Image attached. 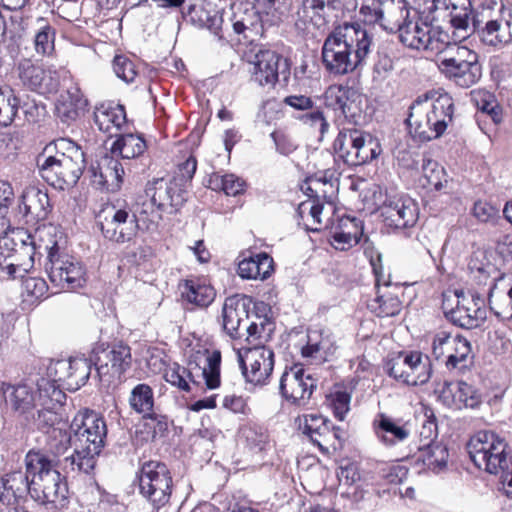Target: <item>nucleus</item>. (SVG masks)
Returning a JSON list of instances; mask_svg holds the SVG:
<instances>
[{"mask_svg":"<svg viewBox=\"0 0 512 512\" xmlns=\"http://www.w3.org/2000/svg\"><path fill=\"white\" fill-rule=\"evenodd\" d=\"M63 234L54 225L39 227L34 235L13 229L0 239V273L9 278H23L33 267L36 254H47L46 271L50 281L61 289L84 286L85 268L64 249Z\"/></svg>","mask_w":512,"mask_h":512,"instance_id":"nucleus-1","label":"nucleus"},{"mask_svg":"<svg viewBox=\"0 0 512 512\" xmlns=\"http://www.w3.org/2000/svg\"><path fill=\"white\" fill-rule=\"evenodd\" d=\"M372 47V37L357 23L337 26L325 39L321 59L333 76L353 73L363 64Z\"/></svg>","mask_w":512,"mask_h":512,"instance_id":"nucleus-2","label":"nucleus"},{"mask_svg":"<svg viewBox=\"0 0 512 512\" xmlns=\"http://www.w3.org/2000/svg\"><path fill=\"white\" fill-rule=\"evenodd\" d=\"M36 162L40 176L59 190L73 187L85 168L84 152L66 138H59L48 144L38 155Z\"/></svg>","mask_w":512,"mask_h":512,"instance_id":"nucleus-3","label":"nucleus"},{"mask_svg":"<svg viewBox=\"0 0 512 512\" xmlns=\"http://www.w3.org/2000/svg\"><path fill=\"white\" fill-rule=\"evenodd\" d=\"M71 434L66 442L74 447V454L66 458L70 461L72 470L76 469L89 473L96 464L107 434L105 421L95 412L79 413L70 426Z\"/></svg>","mask_w":512,"mask_h":512,"instance_id":"nucleus-4","label":"nucleus"},{"mask_svg":"<svg viewBox=\"0 0 512 512\" xmlns=\"http://www.w3.org/2000/svg\"><path fill=\"white\" fill-rule=\"evenodd\" d=\"M25 468L30 476V496L39 504L60 508L67 500L68 488L53 460L40 451H29Z\"/></svg>","mask_w":512,"mask_h":512,"instance_id":"nucleus-5","label":"nucleus"},{"mask_svg":"<svg viewBox=\"0 0 512 512\" xmlns=\"http://www.w3.org/2000/svg\"><path fill=\"white\" fill-rule=\"evenodd\" d=\"M453 100L448 94L436 99H417L410 107L407 124L410 133L420 141H430L441 136L452 120Z\"/></svg>","mask_w":512,"mask_h":512,"instance_id":"nucleus-6","label":"nucleus"},{"mask_svg":"<svg viewBox=\"0 0 512 512\" xmlns=\"http://www.w3.org/2000/svg\"><path fill=\"white\" fill-rule=\"evenodd\" d=\"M106 362L97 358V360L86 359L81 355L69 356L67 359L52 362L48 367V372L52 380L63 381L69 389L77 390L83 386L89 379L91 373L92 362L99 374H120L124 369L122 364L125 359L123 354H104Z\"/></svg>","mask_w":512,"mask_h":512,"instance_id":"nucleus-7","label":"nucleus"},{"mask_svg":"<svg viewBox=\"0 0 512 512\" xmlns=\"http://www.w3.org/2000/svg\"><path fill=\"white\" fill-rule=\"evenodd\" d=\"M438 56L439 70L457 86L469 88L480 80L482 67L475 51L449 40Z\"/></svg>","mask_w":512,"mask_h":512,"instance_id":"nucleus-8","label":"nucleus"},{"mask_svg":"<svg viewBox=\"0 0 512 512\" xmlns=\"http://www.w3.org/2000/svg\"><path fill=\"white\" fill-rule=\"evenodd\" d=\"M467 450L474 465L489 474H497L508 467V444L493 431H479L471 436Z\"/></svg>","mask_w":512,"mask_h":512,"instance_id":"nucleus-9","label":"nucleus"},{"mask_svg":"<svg viewBox=\"0 0 512 512\" xmlns=\"http://www.w3.org/2000/svg\"><path fill=\"white\" fill-rule=\"evenodd\" d=\"M403 13L398 14L399 39L403 45L417 51H425L431 55L440 54L450 40L447 32L421 19L407 20L401 23Z\"/></svg>","mask_w":512,"mask_h":512,"instance_id":"nucleus-10","label":"nucleus"},{"mask_svg":"<svg viewBox=\"0 0 512 512\" xmlns=\"http://www.w3.org/2000/svg\"><path fill=\"white\" fill-rule=\"evenodd\" d=\"M334 149L339 157L351 166L367 164L376 159L382 151L377 138L357 129L341 131L334 141Z\"/></svg>","mask_w":512,"mask_h":512,"instance_id":"nucleus-11","label":"nucleus"},{"mask_svg":"<svg viewBox=\"0 0 512 512\" xmlns=\"http://www.w3.org/2000/svg\"><path fill=\"white\" fill-rule=\"evenodd\" d=\"M139 492L154 508L159 509L169 502L172 492V477L164 463L145 462L137 475Z\"/></svg>","mask_w":512,"mask_h":512,"instance_id":"nucleus-12","label":"nucleus"},{"mask_svg":"<svg viewBox=\"0 0 512 512\" xmlns=\"http://www.w3.org/2000/svg\"><path fill=\"white\" fill-rule=\"evenodd\" d=\"M456 307H449L444 299L442 308L446 317L455 325L466 329L479 327L487 318L484 298L477 292L455 291Z\"/></svg>","mask_w":512,"mask_h":512,"instance_id":"nucleus-13","label":"nucleus"},{"mask_svg":"<svg viewBox=\"0 0 512 512\" xmlns=\"http://www.w3.org/2000/svg\"><path fill=\"white\" fill-rule=\"evenodd\" d=\"M473 28L478 30L480 40L497 49L512 43V7L502 6L494 15L473 17Z\"/></svg>","mask_w":512,"mask_h":512,"instance_id":"nucleus-14","label":"nucleus"},{"mask_svg":"<svg viewBox=\"0 0 512 512\" xmlns=\"http://www.w3.org/2000/svg\"><path fill=\"white\" fill-rule=\"evenodd\" d=\"M130 213V207L127 205L103 207L97 215V222L103 236L116 243L132 240L137 234V229L135 220Z\"/></svg>","mask_w":512,"mask_h":512,"instance_id":"nucleus-15","label":"nucleus"},{"mask_svg":"<svg viewBox=\"0 0 512 512\" xmlns=\"http://www.w3.org/2000/svg\"><path fill=\"white\" fill-rule=\"evenodd\" d=\"M37 384L39 386L38 402L40 406L30 413L28 420H33L40 429L51 428L59 419L54 409L64 403L66 395L60 389V386L56 385L55 380L40 379Z\"/></svg>","mask_w":512,"mask_h":512,"instance_id":"nucleus-16","label":"nucleus"},{"mask_svg":"<svg viewBox=\"0 0 512 512\" xmlns=\"http://www.w3.org/2000/svg\"><path fill=\"white\" fill-rule=\"evenodd\" d=\"M359 19L368 25H379L383 30L394 31L398 14L404 12L394 0H355Z\"/></svg>","mask_w":512,"mask_h":512,"instance_id":"nucleus-17","label":"nucleus"},{"mask_svg":"<svg viewBox=\"0 0 512 512\" xmlns=\"http://www.w3.org/2000/svg\"><path fill=\"white\" fill-rule=\"evenodd\" d=\"M384 224L393 229L413 227L419 217L417 203L405 194L389 196L380 207Z\"/></svg>","mask_w":512,"mask_h":512,"instance_id":"nucleus-18","label":"nucleus"},{"mask_svg":"<svg viewBox=\"0 0 512 512\" xmlns=\"http://www.w3.org/2000/svg\"><path fill=\"white\" fill-rule=\"evenodd\" d=\"M334 11L332 0H302L295 12L294 25L302 34L325 29Z\"/></svg>","mask_w":512,"mask_h":512,"instance_id":"nucleus-19","label":"nucleus"},{"mask_svg":"<svg viewBox=\"0 0 512 512\" xmlns=\"http://www.w3.org/2000/svg\"><path fill=\"white\" fill-rule=\"evenodd\" d=\"M316 388V380L311 374L306 373L302 364H295L286 370L280 380V392L282 396L292 404L304 406L308 403L313 390Z\"/></svg>","mask_w":512,"mask_h":512,"instance_id":"nucleus-20","label":"nucleus"},{"mask_svg":"<svg viewBox=\"0 0 512 512\" xmlns=\"http://www.w3.org/2000/svg\"><path fill=\"white\" fill-rule=\"evenodd\" d=\"M18 77L27 89L41 95L55 93L60 85V77L56 70L45 68L31 60H22L17 67Z\"/></svg>","mask_w":512,"mask_h":512,"instance_id":"nucleus-21","label":"nucleus"},{"mask_svg":"<svg viewBox=\"0 0 512 512\" xmlns=\"http://www.w3.org/2000/svg\"><path fill=\"white\" fill-rule=\"evenodd\" d=\"M390 376L408 385H421L430 378V363L423 362L421 354H395L387 363Z\"/></svg>","mask_w":512,"mask_h":512,"instance_id":"nucleus-22","label":"nucleus"},{"mask_svg":"<svg viewBox=\"0 0 512 512\" xmlns=\"http://www.w3.org/2000/svg\"><path fill=\"white\" fill-rule=\"evenodd\" d=\"M434 393L439 402L453 409L475 408L481 402L478 392L464 381L438 382Z\"/></svg>","mask_w":512,"mask_h":512,"instance_id":"nucleus-23","label":"nucleus"},{"mask_svg":"<svg viewBox=\"0 0 512 512\" xmlns=\"http://www.w3.org/2000/svg\"><path fill=\"white\" fill-rule=\"evenodd\" d=\"M147 198L156 202V207L163 214H174L186 201L185 188L179 187L176 182L156 179L147 184L145 189Z\"/></svg>","mask_w":512,"mask_h":512,"instance_id":"nucleus-24","label":"nucleus"},{"mask_svg":"<svg viewBox=\"0 0 512 512\" xmlns=\"http://www.w3.org/2000/svg\"><path fill=\"white\" fill-rule=\"evenodd\" d=\"M40 379H51V377L40 374L31 375L24 383L9 386L5 390L6 397L14 410L24 415L26 419H29L30 413L40 406L38 402L39 386L36 384Z\"/></svg>","mask_w":512,"mask_h":512,"instance_id":"nucleus-25","label":"nucleus"},{"mask_svg":"<svg viewBox=\"0 0 512 512\" xmlns=\"http://www.w3.org/2000/svg\"><path fill=\"white\" fill-rule=\"evenodd\" d=\"M415 448L416 450L409 454L407 458L411 465H414L419 471L430 470L439 473L446 469L449 452L444 444L441 442L415 444Z\"/></svg>","mask_w":512,"mask_h":512,"instance_id":"nucleus-26","label":"nucleus"},{"mask_svg":"<svg viewBox=\"0 0 512 512\" xmlns=\"http://www.w3.org/2000/svg\"><path fill=\"white\" fill-rule=\"evenodd\" d=\"M87 104V99L81 90L76 86H71L57 97L55 115L62 123L71 125L84 114Z\"/></svg>","mask_w":512,"mask_h":512,"instance_id":"nucleus-27","label":"nucleus"},{"mask_svg":"<svg viewBox=\"0 0 512 512\" xmlns=\"http://www.w3.org/2000/svg\"><path fill=\"white\" fill-rule=\"evenodd\" d=\"M239 366L246 381L263 385L274 368V354H238Z\"/></svg>","mask_w":512,"mask_h":512,"instance_id":"nucleus-28","label":"nucleus"},{"mask_svg":"<svg viewBox=\"0 0 512 512\" xmlns=\"http://www.w3.org/2000/svg\"><path fill=\"white\" fill-rule=\"evenodd\" d=\"M50 209L49 197L45 191L35 186L25 188L20 198L19 212L26 218V222L45 220Z\"/></svg>","mask_w":512,"mask_h":512,"instance_id":"nucleus-29","label":"nucleus"},{"mask_svg":"<svg viewBox=\"0 0 512 512\" xmlns=\"http://www.w3.org/2000/svg\"><path fill=\"white\" fill-rule=\"evenodd\" d=\"M280 59V55L275 51H258L251 61L252 79L260 86L273 87L278 81Z\"/></svg>","mask_w":512,"mask_h":512,"instance_id":"nucleus-30","label":"nucleus"},{"mask_svg":"<svg viewBox=\"0 0 512 512\" xmlns=\"http://www.w3.org/2000/svg\"><path fill=\"white\" fill-rule=\"evenodd\" d=\"M94 122L100 131L110 136L117 135L127 123L125 108L112 102L101 103L95 108Z\"/></svg>","mask_w":512,"mask_h":512,"instance_id":"nucleus-31","label":"nucleus"},{"mask_svg":"<svg viewBox=\"0 0 512 512\" xmlns=\"http://www.w3.org/2000/svg\"><path fill=\"white\" fill-rule=\"evenodd\" d=\"M131 215L135 220L136 229L154 232L157 231L159 223L163 219V212L156 207V202L152 198H147V194L137 198L130 207Z\"/></svg>","mask_w":512,"mask_h":512,"instance_id":"nucleus-32","label":"nucleus"},{"mask_svg":"<svg viewBox=\"0 0 512 512\" xmlns=\"http://www.w3.org/2000/svg\"><path fill=\"white\" fill-rule=\"evenodd\" d=\"M30 486V476L27 470L7 473L0 478V501L10 505L23 498L27 493L30 494Z\"/></svg>","mask_w":512,"mask_h":512,"instance_id":"nucleus-33","label":"nucleus"},{"mask_svg":"<svg viewBox=\"0 0 512 512\" xmlns=\"http://www.w3.org/2000/svg\"><path fill=\"white\" fill-rule=\"evenodd\" d=\"M356 97L359 96L352 88L341 84L330 85L323 94L325 106L346 118L355 114Z\"/></svg>","mask_w":512,"mask_h":512,"instance_id":"nucleus-34","label":"nucleus"},{"mask_svg":"<svg viewBox=\"0 0 512 512\" xmlns=\"http://www.w3.org/2000/svg\"><path fill=\"white\" fill-rule=\"evenodd\" d=\"M129 405L135 412L142 414L144 418L156 421L159 430L165 428L166 423L162 421L164 417L153 412L154 393L149 385L144 383L136 385L130 393Z\"/></svg>","mask_w":512,"mask_h":512,"instance_id":"nucleus-35","label":"nucleus"},{"mask_svg":"<svg viewBox=\"0 0 512 512\" xmlns=\"http://www.w3.org/2000/svg\"><path fill=\"white\" fill-rule=\"evenodd\" d=\"M298 428L310 441L323 450L329 438L334 435L326 418L319 414H306L298 417Z\"/></svg>","mask_w":512,"mask_h":512,"instance_id":"nucleus-36","label":"nucleus"},{"mask_svg":"<svg viewBox=\"0 0 512 512\" xmlns=\"http://www.w3.org/2000/svg\"><path fill=\"white\" fill-rule=\"evenodd\" d=\"M374 432L377 439L386 446H394L403 442L410 435L406 425H401L398 421L384 414H380L374 420Z\"/></svg>","mask_w":512,"mask_h":512,"instance_id":"nucleus-37","label":"nucleus"},{"mask_svg":"<svg viewBox=\"0 0 512 512\" xmlns=\"http://www.w3.org/2000/svg\"><path fill=\"white\" fill-rule=\"evenodd\" d=\"M260 13L253 8L239 10L231 18L232 27L236 34L243 35L250 42L263 34Z\"/></svg>","mask_w":512,"mask_h":512,"instance_id":"nucleus-38","label":"nucleus"},{"mask_svg":"<svg viewBox=\"0 0 512 512\" xmlns=\"http://www.w3.org/2000/svg\"><path fill=\"white\" fill-rule=\"evenodd\" d=\"M273 270V259L267 253L256 254L238 263V275L243 279L265 280Z\"/></svg>","mask_w":512,"mask_h":512,"instance_id":"nucleus-39","label":"nucleus"},{"mask_svg":"<svg viewBox=\"0 0 512 512\" xmlns=\"http://www.w3.org/2000/svg\"><path fill=\"white\" fill-rule=\"evenodd\" d=\"M340 480V486H347L346 490L342 491L339 496L336 497L335 506L338 502L348 499V504H344L343 507H338L337 512H347L353 509L354 505L364 498V491L360 489L358 485H354L358 474L353 468H341L338 474Z\"/></svg>","mask_w":512,"mask_h":512,"instance_id":"nucleus-40","label":"nucleus"},{"mask_svg":"<svg viewBox=\"0 0 512 512\" xmlns=\"http://www.w3.org/2000/svg\"><path fill=\"white\" fill-rule=\"evenodd\" d=\"M99 175V184L110 191H116L121 187L124 169L118 159L113 156H104L98 164L94 175Z\"/></svg>","mask_w":512,"mask_h":512,"instance_id":"nucleus-41","label":"nucleus"},{"mask_svg":"<svg viewBox=\"0 0 512 512\" xmlns=\"http://www.w3.org/2000/svg\"><path fill=\"white\" fill-rule=\"evenodd\" d=\"M247 338L249 346L246 352L252 350L265 349L266 343L271 339L274 331V323L267 317L257 316L247 327Z\"/></svg>","mask_w":512,"mask_h":512,"instance_id":"nucleus-42","label":"nucleus"},{"mask_svg":"<svg viewBox=\"0 0 512 512\" xmlns=\"http://www.w3.org/2000/svg\"><path fill=\"white\" fill-rule=\"evenodd\" d=\"M146 149V141L141 135L128 133L121 135L112 144L111 153L123 159H136L143 155Z\"/></svg>","mask_w":512,"mask_h":512,"instance_id":"nucleus-43","label":"nucleus"},{"mask_svg":"<svg viewBox=\"0 0 512 512\" xmlns=\"http://www.w3.org/2000/svg\"><path fill=\"white\" fill-rule=\"evenodd\" d=\"M471 99L478 109V119L486 116L496 125L502 122V107L492 93L481 89L474 90L471 92Z\"/></svg>","mask_w":512,"mask_h":512,"instance_id":"nucleus-44","label":"nucleus"},{"mask_svg":"<svg viewBox=\"0 0 512 512\" xmlns=\"http://www.w3.org/2000/svg\"><path fill=\"white\" fill-rule=\"evenodd\" d=\"M431 340L433 352H470L472 349L470 341L459 333L442 330L433 334Z\"/></svg>","mask_w":512,"mask_h":512,"instance_id":"nucleus-45","label":"nucleus"},{"mask_svg":"<svg viewBox=\"0 0 512 512\" xmlns=\"http://www.w3.org/2000/svg\"><path fill=\"white\" fill-rule=\"evenodd\" d=\"M187 21L198 28H206L216 32L220 25V17L215 10L209 8L205 3L190 5L185 13Z\"/></svg>","mask_w":512,"mask_h":512,"instance_id":"nucleus-46","label":"nucleus"},{"mask_svg":"<svg viewBox=\"0 0 512 512\" xmlns=\"http://www.w3.org/2000/svg\"><path fill=\"white\" fill-rule=\"evenodd\" d=\"M444 7L449 11L450 22L457 30L467 31L473 24L471 0H443Z\"/></svg>","mask_w":512,"mask_h":512,"instance_id":"nucleus-47","label":"nucleus"},{"mask_svg":"<svg viewBox=\"0 0 512 512\" xmlns=\"http://www.w3.org/2000/svg\"><path fill=\"white\" fill-rule=\"evenodd\" d=\"M224 330L232 337L237 335L238 329L245 317L248 318L247 310L243 304L235 299H227L222 309Z\"/></svg>","mask_w":512,"mask_h":512,"instance_id":"nucleus-48","label":"nucleus"},{"mask_svg":"<svg viewBox=\"0 0 512 512\" xmlns=\"http://www.w3.org/2000/svg\"><path fill=\"white\" fill-rule=\"evenodd\" d=\"M182 296L192 304L205 307L213 301L215 291L209 285L201 284L195 280H186L183 285Z\"/></svg>","mask_w":512,"mask_h":512,"instance_id":"nucleus-49","label":"nucleus"},{"mask_svg":"<svg viewBox=\"0 0 512 512\" xmlns=\"http://www.w3.org/2000/svg\"><path fill=\"white\" fill-rule=\"evenodd\" d=\"M19 108V99L14 90L7 86H0V125L8 126L15 119Z\"/></svg>","mask_w":512,"mask_h":512,"instance_id":"nucleus-50","label":"nucleus"},{"mask_svg":"<svg viewBox=\"0 0 512 512\" xmlns=\"http://www.w3.org/2000/svg\"><path fill=\"white\" fill-rule=\"evenodd\" d=\"M34 47L37 54L46 56L54 51L55 30L44 18L37 19Z\"/></svg>","mask_w":512,"mask_h":512,"instance_id":"nucleus-51","label":"nucleus"},{"mask_svg":"<svg viewBox=\"0 0 512 512\" xmlns=\"http://www.w3.org/2000/svg\"><path fill=\"white\" fill-rule=\"evenodd\" d=\"M368 307L378 317H392L400 313L402 303L396 295L389 292L378 295Z\"/></svg>","mask_w":512,"mask_h":512,"instance_id":"nucleus-52","label":"nucleus"},{"mask_svg":"<svg viewBox=\"0 0 512 512\" xmlns=\"http://www.w3.org/2000/svg\"><path fill=\"white\" fill-rule=\"evenodd\" d=\"M423 185L429 189L440 191L447 186L448 179L445 169L436 161L427 160L422 166Z\"/></svg>","mask_w":512,"mask_h":512,"instance_id":"nucleus-53","label":"nucleus"},{"mask_svg":"<svg viewBox=\"0 0 512 512\" xmlns=\"http://www.w3.org/2000/svg\"><path fill=\"white\" fill-rule=\"evenodd\" d=\"M240 436L252 452H261L268 443L266 431L257 425L247 424L240 429Z\"/></svg>","mask_w":512,"mask_h":512,"instance_id":"nucleus-54","label":"nucleus"},{"mask_svg":"<svg viewBox=\"0 0 512 512\" xmlns=\"http://www.w3.org/2000/svg\"><path fill=\"white\" fill-rule=\"evenodd\" d=\"M210 186L214 190H222L228 196H236L243 192L244 181L234 174H213Z\"/></svg>","mask_w":512,"mask_h":512,"instance_id":"nucleus-55","label":"nucleus"},{"mask_svg":"<svg viewBox=\"0 0 512 512\" xmlns=\"http://www.w3.org/2000/svg\"><path fill=\"white\" fill-rule=\"evenodd\" d=\"M163 377L166 382L177 387L179 390L183 392L190 391L189 383L192 381V374L184 366L176 362L169 364L164 371Z\"/></svg>","mask_w":512,"mask_h":512,"instance_id":"nucleus-56","label":"nucleus"},{"mask_svg":"<svg viewBox=\"0 0 512 512\" xmlns=\"http://www.w3.org/2000/svg\"><path fill=\"white\" fill-rule=\"evenodd\" d=\"M14 200V191L11 184L0 180V231H6L10 224L7 218L9 207Z\"/></svg>","mask_w":512,"mask_h":512,"instance_id":"nucleus-57","label":"nucleus"},{"mask_svg":"<svg viewBox=\"0 0 512 512\" xmlns=\"http://www.w3.org/2000/svg\"><path fill=\"white\" fill-rule=\"evenodd\" d=\"M351 396L344 390H334L327 396V403L333 410V413L340 421L344 420L345 415L350 409Z\"/></svg>","mask_w":512,"mask_h":512,"instance_id":"nucleus-58","label":"nucleus"},{"mask_svg":"<svg viewBox=\"0 0 512 512\" xmlns=\"http://www.w3.org/2000/svg\"><path fill=\"white\" fill-rule=\"evenodd\" d=\"M221 354H209L202 374L209 389H215L220 385Z\"/></svg>","mask_w":512,"mask_h":512,"instance_id":"nucleus-59","label":"nucleus"},{"mask_svg":"<svg viewBox=\"0 0 512 512\" xmlns=\"http://www.w3.org/2000/svg\"><path fill=\"white\" fill-rule=\"evenodd\" d=\"M196 168L197 161L193 156H190L183 163L179 164L171 180L176 182L179 187L185 188V192L187 193L189 183L196 172Z\"/></svg>","mask_w":512,"mask_h":512,"instance_id":"nucleus-60","label":"nucleus"},{"mask_svg":"<svg viewBox=\"0 0 512 512\" xmlns=\"http://www.w3.org/2000/svg\"><path fill=\"white\" fill-rule=\"evenodd\" d=\"M113 69L116 76L126 83L133 82L138 74L135 64L124 55L115 56Z\"/></svg>","mask_w":512,"mask_h":512,"instance_id":"nucleus-61","label":"nucleus"},{"mask_svg":"<svg viewBox=\"0 0 512 512\" xmlns=\"http://www.w3.org/2000/svg\"><path fill=\"white\" fill-rule=\"evenodd\" d=\"M393 69V59L387 53L378 52L375 63L373 65V81L383 82L390 76Z\"/></svg>","mask_w":512,"mask_h":512,"instance_id":"nucleus-62","label":"nucleus"},{"mask_svg":"<svg viewBox=\"0 0 512 512\" xmlns=\"http://www.w3.org/2000/svg\"><path fill=\"white\" fill-rule=\"evenodd\" d=\"M334 229L344 232V235L348 236V243L359 242L363 233L361 221L350 217H342Z\"/></svg>","mask_w":512,"mask_h":512,"instance_id":"nucleus-63","label":"nucleus"},{"mask_svg":"<svg viewBox=\"0 0 512 512\" xmlns=\"http://www.w3.org/2000/svg\"><path fill=\"white\" fill-rule=\"evenodd\" d=\"M319 334L317 331L309 332L307 335H302L300 341L305 343L301 347L300 352H328L331 349V346L328 343V340L318 341Z\"/></svg>","mask_w":512,"mask_h":512,"instance_id":"nucleus-64","label":"nucleus"}]
</instances>
